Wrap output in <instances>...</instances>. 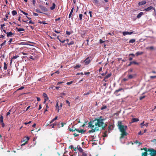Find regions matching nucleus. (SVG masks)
<instances>
[{"label": "nucleus", "instance_id": "1", "mask_svg": "<svg viewBox=\"0 0 156 156\" xmlns=\"http://www.w3.org/2000/svg\"><path fill=\"white\" fill-rule=\"evenodd\" d=\"M102 117L101 116L94 120L93 122H94V125L96 127L99 128V127H101L102 129H104L107 125L103 122L104 119H102Z\"/></svg>", "mask_w": 156, "mask_h": 156}, {"label": "nucleus", "instance_id": "2", "mask_svg": "<svg viewBox=\"0 0 156 156\" xmlns=\"http://www.w3.org/2000/svg\"><path fill=\"white\" fill-rule=\"evenodd\" d=\"M118 126L120 132L122 133L121 134V136L120 137V139L123 138L124 136H127L128 134V133L126 132L127 126L122 125V122H119Z\"/></svg>", "mask_w": 156, "mask_h": 156}, {"label": "nucleus", "instance_id": "3", "mask_svg": "<svg viewBox=\"0 0 156 156\" xmlns=\"http://www.w3.org/2000/svg\"><path fill=\"white\" fill-rule=\"evenodd\" d=\"M68 129L69 131L72 132L75 131H77L78 132L81 133H83L85 132V130H84L83 129H81L80 130H79L77 129H75L74 130L71 129L70 126H69L68 128Z\"/></svg>", "mask_w": 156, "mask_h": 156}, {"label": "nucleus", "instance_id": "4", "mask_svg": "<svg viewBox=\"0 0 156 156\" xmlns=\"http://www.w3.org/2000/svg\"><path fill=\"white\" fill-rule=\"evenodd\" d=\"M149 152L148 154L151 156H155L156 155V150H155L153 149H150Z\"/></svg>", "mask_w": 156, "mask_h": 156}, {"label": "nucleus", "instance_id": "5", "mask_svg": "<svg viewBox=\"0 0 156 156\" xmlns=\"http://www.w3.org/2000/svg\"><path fill=\"white\" fill-rule=\"evenodd\" d=\"M91 57H88L84 61L86 65L89 64L91 62Z\"/></svg>", "mask_w": 156, "mask_h": 156}, {"label": "nucleus", "instance_id": "6", "mask_svg": "<svg viewBox=\"0 0 156 156\" xmlns=\"http://www.w3.org/2000/svg\"><path fill=\"white\" fill-rule=\"evenodd\" d=\"M99 130V128L98 127H95V128L93 129L92 128L91 130H89L88 131V133H93L95 132H96Z\"/></svg>", "mask_w": 156, "mask_h": 156}, {"label": "nucleus", "instance_id": "7", "mask_svg": "<svg viewBox=\"0 0 156 156\" xmlns=\"http://www.w3.org/2000/svg\"><path fill=\"white\" fill-rule=\"evenodd\" d=\"M152 9H154V11L155 10V8L152 6H150L148 7L147 8H145L144 9V10L146 12H149Z\"/></svg>", "mask_w": 156, "mask_h": 156}, {"label": "nucleus", "instance_id": "8", "mask_svg": "<svg viewBox=\"0 0 156 156\" xmlns=\"http://www.w3.org/2000/svg\"><path fill=\"white\" fill-rule=\"evenodd\" d=\"M136 76V74H128L127 76L128 79H132L135 77Z\"/></svg>", "mask_w": 156, "mask_h": 156}, {"label": "nucleus", "instance_id": "9", "mask_svg": "<svg viewBox=\"0 0 156 156\" xmlns=\"http://www.w3.org/2000/svg\"><path fill=\"white\" fill-rule=\"evenodd\" d=\"M133 31L131 32H129L128 31H125L122 32V34L124 36H125L126 35L129 34L130 35L133 34Z\"/></svg>", "mask_w": 156, "mask_h": 156}, {"label": "nucleus", "instance_id": "10", "mask_svg": "<svg viewBox=\"0 0 156 156\" xmlns=\"http://www.w3.org/2000/svg\"><path fill=\"white\" fill-rule=\"evenodd\" d=\"M93 123L94 124V122H93H93H92V121L90 122H89L88 127H91L92 128H94V126H95L94 125H93V124H92Z\"/></svg>", "mask_w": 156, "mask_h": 156}, {"label": "nucleus", "instance_id": "11", "mask_svg": "<svg viewBox=\"0 0 156 156\" xmlns=\"http://www.w3.org/2000/svg\"><path fill=\"white\" fill-rule=\"evenodd\" d=\"M29 137L27 136V137H26V139L25 140H23V142H25L22 145H24L26 144L27 143L28 141L29 140Z\"/></svg>", "mask_w": 156, "mask_h": 156}, {"label": "nucleus", "instance_id": "12", "mask_svg": "<svg viewBox=\"0 0 156 156\" xmlns=\"http://www.w3.org/2000/svg\"><path fill=\"white\" fill-rule=\"evenodd\" d=\"M14 34L12 33V32H9L7 33V37H11L12 35H14Z\"/></svg>", "mask_w": 156, "mask_h": 156}, {"label": "nucleus", "instance_id": "13", "mask_svg": "<svg viewBox=\"0 0 156 156\" xmlns=\"http://www.w3.org/2000/svg\"><path fill=\"white\" fill-rule=\"evenodd\" d=\"M40 8L42 11L45 12H47L48 11L47 8L44 6H41Z\"/></svg>", "mask_w": 156, "mask_h": 156}, {"label": "nucleus", "instance_id": "14", "mask_svg": "<svg viewBox=\"0 0 156 156\" xmlns=\"http://www.w3.org/2000/svg\"><path fill=\"white\" fill-rule=\"evenodd\" d=\"M19 57V55H15V56H13V57L11 59V60L10 62V64H11L12 63L13 59H16L17 58Z\"/></svg>", "mask_w": 156, "mask_h": 156}, {"label": "nucleus", "instance_id": "15", "mask_svg": "<svg viewBox=\"0 0 156 156\" xmlns=\"http://www.w3.org/2000/svg\"><path fill=\"white\" fill-rule=\"evenodd\" d=\"M146 3V2L145 1L140 2H139L138 4L139 5H144Z\"/></svg>", "mask_w": 156, "mask_h": 156}, {"label": "nucleus", "instance_id": "16", "mask_svg": "<svg viewBox=\"0 0 156 156\" xmlns=\"http://www.w3.org/2000/svg\"><path fill=\"white\" fill-rule=\"evenodd\" d=\"M16 29L19 32H20L21 31H24L25 30V29L23 28H18L17 27L16 28Z\"/></svg>", "mask_w": 156, "mask_h": 156}, {"label": "nucleus", "instance_id": "17", "mask_svg": "<svg viewBox=\"0 0 156 156\" xmlns=\"http://www.w3.org/2000/svg\"><path fill=\"white\" fill-rule=\"evenodd\" d=\"M74 44V42L73 41H72L69 42H68V43H67V44H65L64 45H66L67 44H68V45H70Z\"/></svg>", "mask_w": 156, "mask_h": 156}, {"label": "nucleus", "instance_id": "18", "mask_svg": "<svg viewBox=\"0 0 156 156\" xmlns=\"http://www.w3.org/2000/svg\"><path fill=\"white\" fill-rule=\"evenodd\" d=\"M139 119L137 118H133L131 122L133 123L136 122H138L139 121Z\"/></svg>", "mask_w": 156, "mask_h": 156}, {"label": "nucleus", "instance_id": "19", "mask_svg": "<svg viewBox=\"0 0 156 156\" xmlns=\"http://www.w3.org/2000/svg\"><path fill=\"white\" fill-rule=\"evenodd\" d=\"M123 90V89L122 88H120L119 89L117 90H115V91L114 93L116 94L119 91H121L122 90Z\"/></svg>", "mask_w": 156, "mask_h": 156}, {"label": "nucleus", "instance_id": "20", "mask_svg": "<svg viewBox=\"0 0 156 156\" xmlns=\"http://www.w3.org/2000/svg\"><path fill=\"white\" fill-rule=\"evenodd\" d=\"M93 2L94 4L95 5H98V4L99 3L98 0H93Z\"/></svg>", "mask_w": 156, "mask_h": 156}, {"label": "nucleus", "instance_id": "21", "mask_svg": "<svg viewBox=\"0 0 156 156\" xmlns=\"http://www.w3.org/2000/svg\"><path fill=\"white\" fill-rule=\"evenodd\" d=\"M144 14L143 12H140L137 16V18H140Z\"/></svg>", "mask_w": 156, "mask_h": 156}, {"label": "nucleus", "instance_id": "22", "mask_svg": "<svg viewBox=\"0 0 156 156\" xmlns=\"http://www.w3.org/2000/svg\"><path fill=\"white\" fill-rule=\"evenodd\" d=\"M144 53L143 52H140L138 51L136 53V55L137 56H138L139 55H140L143 54Z\"/></svg>", "mask_w": 156, "mask_h": 156}, {"label": "nucleus", "instance_id": "23", "mask_svg": "<svg viewBox=\"0 0 156 156\" xmlns=\"http://www.w3.org/2000/svg\"><path fill=\"white\" fill-rule=\"evenodd\" d=\"M4 66L3 69L5 70H6L7 69V64H6V62H4Z\"/></svg>", "mask_w": 156, "mask_h": 156}, {"label": "nucleus", "instance_id": "24", "mask_svg": "<svg viewBox=\"0 0 156 156\" xmlns=\"http://www.w3.org/2000/svg\"><path fill=\"white\" fill-rule=\"evenodd\" d=\"M136 40L135 39H130L129 41V43H133L135 42Z\"/></svg>", "mask_w": 156, "mask_h": 156}, {"label": "nucleus", "instance_id": "25", "mask_svg": "<svg viewBox=\"0 0 156 156\" xmlns=\"http://www.w3.org/2000/svg\"><path fill=\"white\" fill-rule=\"evenodd\" d=\"M55 3H53L52 6L50 7V9L53 10L55 9Z\"/></svg>", "mask_w": 156, "mask_h": 156}, {"label": "nucleus", "instance_id": "26", "mask_svg": "<svg viewBox=\"0 0 156 156\" xmlns=\"http://www.w3.org/2000/svg\"><path fill=\"white\" fill-rule=\"evenodd\" d=\"M141 150H144L145 152H147H147H149V150H150V149H147V148H141Z\"/></svg>", "mask_w": 156, "mask_h": 156}, {"label": "nucleus", "instance_id": "27", "mask_svg": "<svg viewBox=\"0 0 156 156\" xmlns=\"http://www.w3.org/2000/svg\"><path fill=\"white\" fill-rule=\"evenodd\" d=\"M112 73H110L105 76V79H108L112 76Z\"/></svg>", "mask_w": 156, "mask_h": 156}, {"label": "nucleus", "instance_id": "28", "mask_svg": "<svg viewBox=\"0 0 156 156\" xmlns=\"http://www.w3.org/2000/svg\"><path fill=\"white\" fill-rule=\"evenodd\" d=\"M43 96L45 98L47 99H48V97L47 94L46 93H43Z\"/></svg>", "mask_w": 156, "mask_h": 156}, {"label": "nucleus", "instance_id": "29", "mask_svg": "<svg viewBox=\"0 0 156 156\" xmlns=\"http://www.w3.org/2000/svg\"><path fill=\"white\" fill-rule=\"evenodd\" d=\"M147 152H143L142 153L141 156H147Z\"/></svg>", "mask_w": 156, "mask_h": 156}, {"label": "nucleus", "instance_id": "30", "mask_svg": "<svg viewBox=\"0 0 156 156\" xmlns=\"http://www.w3.org/2000/svg\"><path fill=\"white\" fill-rule=\"evenodd\" d=\"M12 14L13 16H15L17 14L16 11L15 10L13 11L12 12Z\"/></svg>", "mask_w": 156, "mask_h": 156}, {"label": "nucleus", "instance_id": "31", "mask_svg": "<svg viewBox=\"0 0 156 156\" xmlns=\"http://www.w3.org/2000/svg\"><path fill=\"white\" fill-rule=\"evenodd\" d=\"M91 93H92L91 91L89 90L88 92L85 93L83 94V95L85 96V95H88L89 94H90Z\"/></svg>", "mask_w": 156, "mask_h": 156}, {"label": "nucleus", "instance_id": "32", "mask_svg": "<svg viewBox=\"0 0 156 156\" xmlns=\"http://www.w3.org/2000/svg\"><path fill=\"white\" fill-rule=\"evenodd\" d=\"M78 150L80 152H83V149L82 148L80 147H79L78 148Z\"/></svg>", "mask_w": 156, "mask_h": 156}, {"label": "nucleus", "instance_id": "33", "mask_svg": "<svg viewBox=\"0 0 156 156\" xmlns=\"http://www.w3.org/2000/svg\"><path fill=\"white\" fill-rule=\"evenodd\" d=\"M3 118L2 116L1 115L0 117V122L1 123H3Z\"/></svg>", "mask_w": 156, "mask_h": 156}, {"label": "nucleus", "instance_id": "34", "mask_svg": "<svg viewBox=\"0 0 156 156\" xmlns=\"http://www.w3.org/2000/svg\"><path fill=\"white\" fill-rule=\"evenodd\" d=\"M79 19L80 20H82L83 15L82 14H80L79 15Z\"/></svg>", "mask_w": 156, "mask_h": 156}, {"label": "nucleus", "instance_id": "35", "mask_svg": "<svg viewBox=\"0 0 156 156\" xmlns=\"http://www.w3.org/2000/svg\"><path fill=\"white\" fill-rule=\"evenodd\" d=\"M39 23H40V24H47L48 23H46L45 21H40L39 22Z\"/></svg>", "mask_w": 156, "mask_h": 156}, {"label": "nucleus", "instance_id": "36", "mask_svg": "<svg viewBox=\"0 0 156 156\" xmlns=\"http://www.w3.org/2000/svg\"><path fill=\"white\" fill-rule=\"evenodd\" d=\"M133 71V69L132 68H131L128 70L127 72L129 73L131 72H132Z\"/></svg>", "mask_w": 156, "mask_h": 156}, {"label": "nucleus", "instance_id": "37", "mask_svg": "<svg viewBox=\"0 0 156 156\" xmlns=\"http://www.w3.org/2000/svg\"><path fill=\"white\" fill-rule=\"evenodd\" d=\"M107 108V106L106 105H104L101 108V110H103L104 109H106Z\"/></svg>", "mask_w": 156, "mask_h": 156}, {"label": "nucleus", "instance_id": "38", "mask_svg": "<svg viewBox=\"0 0 156 156\" xmlns=\"http://www.w3.org/2000/svg\"><path fill=\"white\" fill-rule=\"evenodd\" d=\"M56 108H58V112H59V109L58 108H59L58 104V103L57 102V103H56Z\"/></svg>", "mask_w": 156, "mask_h": 156}, {"label": "nucleus", "instance_id": "39", "mask_svg": "<svg viewBox=\"0 0 156 156\" xmlns=\"http://www.w3.org/2000/svg\"><path fill=\"white\" fill-rule=\"evenodd\" d=\"M146 97L145 96H140L139 98V99L140 100H142L144 98Z\"/></svg>", "mask_w": 156, "mask_h": 156}, {"label": "nucleus", "instance_id": "40", "mask_svg": "<svg viewBox=\"0 0 156 156\" xmlns=\"http://www.w3.org/2000/svg\"><path fill=\"white\" fill-rule=\"evenodd\" d=\"M56 125H57V124L56 123H54L50 125V126H52V128H54L55 126H56Z\"/></svg>", "mask_w": 156, "mask_h": 156}, {"label": "nucleus", "instance_id": "41", "mask_svg": "<svg viewBox=\"0 0 156 156\" xmlns=\"http://www.w3.org/2000/svg\"><path fill=\"white\" fill-rule=\"evenodd\" d=\"M80 67V65H76L74 67V68L75 69H77L78 68H79Z\"/></svg>", "mask_w": 156, "mask_h": 156}, {"label": "nucleus", "instance_id": "42", "mask_svg": "<svg viewBox=\"0 0 156 156\" xmlns=\"http://www.w3.org/2000/svg\"><path fill=\"white\" fill-rule=\"evenodd\" d=\"M81 153H82V156H87V154L85 152H84L83 151Z\"/></svg>", "mask_w": 156, "mask_h": 156}, {"label": "nucleus", "instance_id": "43", "mask_svg": "<svg viewBox=\"0 0 156 156\" xmlns=\"http://www.w3.org/2000/svg\"><path fill=\"white\" fill-rule=\"evenodd\" d=\"M132 64H134L135 65H138L139 64V63L135 62V61H132Z\"/></svg>", "mask_w": 156, "mask_h": 156}, {"label": "nucleus", "instance_id": "44", "mask_svg": "<svg viewBox=\"0 0 156 156\" xmlns=\"http://www.w3.org/2000/svg\"><path fill=\"white\" fill-rule=\"evenodd\" d=\"M107 73H108L107 71H106L105 72V73H102V74H101V75L102 76H104Z\"/></svg>", "mask_w": 156, "mask_h": 156}, {"label": "nucleus", "instance_id": "45", "mask_svg": "<svg viewBox=\"0 0 156 156\" xmlns=\"http://www.w3.org/2000/svg\"><path fill=\"white\" fill-rule=\"evenodd\" d=\"M114 32L113 31L112 33H108V34L110 35L111 36H113L114 35Z\"/></svg>", "mask_w": 156, "mask_h": 156}, {"label": "nucleus", "instance_id": "46", "mask_svg": "<svg viewBox=\"0 0 156 156\" xmlns=\"http://www.w3.org/2000/svg\"><path fill=\"white\" fill-rule=\"evenodd\" d=\"M24 88V87L23 86H22L21 87H20V88H18L17 90H22Z\"/></svg>", "mask_w": 156, "mask_h": 156}, {"label": "nucleus", "instance_id": "47", "mask_svg": "<svg viewBox=\"0 0 156 156\" xmlns=\"http://www.w3.org/2000/svg\"><path fill=\"white\" fill-rule=\"evenodd\" d=\"M12 38H10V40H9V41H8V42L9 43V45H10L11 44V42H12Z\"/></svg>", "mask_w": 156, "mask_h": 156}, {"label": "nucleus", "instance_id": "48", "mask_svg": "<svg viewBox=\"0 0 156 156\" xmlns=\"http://www.w3.org/2000/svg\"><path fill=\"white\" fill-rule=\"evenodd\" d=\"M66 34L68 35H70L71 34V33L70 32L68 31H66Z\"/></svg>", "mask_w": 156, "mask_h": 156}, {"label": "nucleus", "instance_id": "49", "mask_svg": "<svg viewBox=\"0 0 156 156\" xmlns=\"http://www.w3.org/2000/svg\"><path fill=\"white\" fill-rule=\"evenodd\" d=\"M73 83V81H70V82H68L66 84L67 85H70V84H72Z\"/></svg>", "mask_w": 156, "mask_h": 156}, {"label": "nucleus", "instance_id": "50", "mask_svg": "<svg viewBox=\"0 0 156 156\" xmlns=\"http://www.w3.org/2000/svg\"><path fill=\"white\" fill-rule=\"evenodd\" d=\"M148 48H149L151 50H153L154 49V48L153 46H151V47H149V48H147V49H148Z\"/></svg>", "mask_w": 156, "mask_h": 156}, {"label": "nucleus", "instance_id": "51", "mask_svg": "<svg viewBox=\"0 0 156 156\" xmlns=\"http://www.w3.org/2000/svg\"><path fill=\"white\" fill-rule=\"evenodd\" d=\"M73 135L75 137H77L79 136V134H76V133H74Z\"/></svg>", "mask_w": 156, "mask_h": 156}, {"label": "nucleus", "instance_id": "52", "mask_svg": "<svg viewBox=\"0 0 156 156\" xmlns=\"http://www.w3.org/2000/svg\"><path fill=\"white\" fill-rule=\"evenodd\" d=\"M66 102L67 103V104L68 105L70 106V102L68 101V100H66Z\"/></svg>", "mask_w": 156, "mask_h": 156}, {"label": "nucleus", "instance_id": "53", "mask_svg": "<svg viewBox=\"0 0 156 156\" xmlns=\"http://www.w3.org/2000/svg\"><path fill=\"white\" fill-rule=\"evenodd\" d=\"M100 42L101 44H102L104 42V41H103V40H102L101 39H100Z\"/></svg>", "mask_w": 156, "mask_h": 156}, {"label": "nucleus", "instance_id": "54", "mask_svg": "<svg viewBox=\"0 0 156 156\" xmlns=\"http://www.w3.org/2000/svg\"><path fill=\"white\" fill-rule=\"evenodd\" d=\"M11 109H10L9 110V111L7 113V114H6V115L7 116H8V115H9L10 114V112L11 111Z\"/></svg>", "mask_w": 156, "mask_h": 156}, {"label": "nucleus", "instance_id": "55", "mask_svg": "<svg viewBox=\"0 0 156 156\" xmlns=\"http://www.w3.org/2000/svg\"><path fill=\"white\" fill-rule=\"evenodd\" d=\"M29 23H30V24H34V22H32V21H31V20H30V21L29 22Z\"/></svg>", "mask_w": 156, "mask_h": 156}, {"label": "nucleus", "instance_id": "56", "mask_svg": "<svg viewBox=\"0 0 156 156\" xmlns=\"http://www.w3.org/2000/svg\"><path fill=\"white\" fill-rule=\"evenodd\" d=\"M92 12L91 11H89V13L90 14V15L91 18L92 17Z\"/></svg>", "mask_w": 156, "mask_h": 156}, {"label": "nucleus", "instance_id": "57", "mask_svg": "<svg viewBox=\"0 0 156 156\" xmlns=\"http://www.w3.org/2000/svg\"><path fill=\"white\" fill-rule=\"evenodd\" d=\"M66 124V123H64L63 122H61V127H63L64 126V124Z\"/></svg>", "mask_w": 156, "mask_h": 156}, {"label": "nucleus", "instance_id": "58", "mask_svg": "<svg viewBox=\"0 0 156 156\" xmlns=\"http://www.w3.org/2000/svg\"><path fill=\"white\" fill-rule=\"evenodd\" d=\"M58 118V116H56L55 118L53 119L52 120H53V121H55V120H56V119H57Z\"/></svg>", "mask_w": 156, "mask_h": 156}, {"label": "nucleus", "instance_id": "59", "mask_svg": "<svg viewBox=\"0 0 156 156\" xmlns=\"http://www.w3.org/2000/svg\"><path fill=\"white\" fill-rule=\"evenodd\" d=\"M104 135L103 136V137H106L107 136V134H106V132H105L104 133Z\"/></svg>", "mask_w": 156, "mask_h": 156}, {"label": "nucleus", "instance_id": "60", "mask_svg": "<svg viewBox=\"0 0 156 156\" xmlns=\"http://www.w3.org/2000/svg\"><path fill=\"white\" fill-rule=\"evenodd\" d=\"M151 142L154 143L156 144V139H154L151 140Z\"/></svg>", "mask_w": 156, "mask_h": 156}, {"label": "nucleus", "instance_id": "61", "mask_svg": "<svg viewBox=\"0 0 156 156\" xmlns=\"http://www.w3.org/2000/svg\"><path fill=\"white\" fill-rule=\"evenodd\" d=\"M59 41L60 42H62V43H64L65 41V40L61 41V40H59Z\"/></svg>", "mask_w": 156, "mask_h": 156}, {"label": "nucleus", "instance_id": "62", "mask_svg": "<svg viewBox=\"0 0 156 156\" xmlns=\"http://www.w3.org/2000/svg\"><path fill=\"white\" fill-rule=\"evenodd\" d=\"M150 78L151 79H153L155 78H156V76H151L150 77Z\"/></svg>", "mask_w": 156, "mask_h": 156}, {"label": "nucleus", "instance_id": "63", "mask_svg": "<svg viewBox=\"0 0 156 156\" xmlns=\"http://www.w3.org/2000/svg\"><path fill=\"white\" fill-rule=\"evenodd\" d=\"M5 26V24H2L1 25V29H2V28L4 26Z\"/></svg>", "mask_w": 156, "mask_h": 156}, {"label": "nucleus", "instance_id": "64", "mask_svg": "<svg viewBox=\"0 0 156 156\" xmlns=\"http://www.w3.org/2000/svg\"><path fill=\"white\" fill-rule=\"evenodd\" d=\"M128 79H126V78H124L123 79V81H127L128 80Z\"/></svg>", "mask_w": 156, "mask_h": 156}]
</instances>
